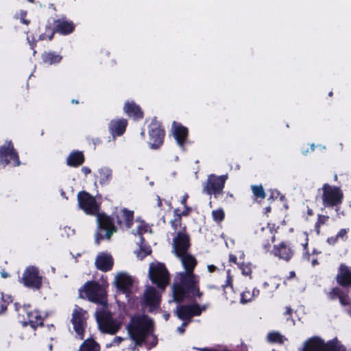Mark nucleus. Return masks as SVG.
<instances>
[{"instance_id":"obj_1","label":"nucleus","mask_w":351,"mask_h":351,"mask_svg":"<svg viewBox=\"0 0 351 351\" xmlns=\"http://www.w3.org/2000/svg\"><path fill=\"white\" fill-rule=\"evenodd\" d=\"M178 257L181 259L185 271L178 274L177 279L171 287L173 301L181 304L184 301L201 299L204 293L199 287L200 278L198 275L194 274V269L197 264V260L189 253Z\"/></svg>"},{"instance_id":"obj_2","label":"nucleus","mask_w":351,"mask_h":351,"mask_svg":"<svg viewBox=\"0 0 351 351\" xmlns=\"http://www.w3.org/2000/svg\"><path fill=\"white\" fill-rule=\"evenodd\" d=\"M154 328L152 319L145 317H134L131 319L128 326V331L131 338L135 341L136 346H141L147 336L149 335Z\"/></svg>"},{"instance_id":"obj_3","label":"nucleus","mask_w":351,"mask_h":351,"mask_svg":"<svg viewBox=\"0 0 351 351\" xmlns=\"http://www.w3.org/2000/svg\"><path fill=\"white\" fill-rule=\"evenodd\" d=\"M79 298L88 301L107 306V294L105 289L97 281L88 280L79 289Z\"/></svg>"},{"instance_id":"obj_4","label":"nucleus","mask_w":351,"mask_h":351,"mask_svg":"<svg viewBox=\"0 0 351 351\" xmlns=\"http://www.w3.org/2000/svg\"><path fill=\"white\" fill-rule=\"evenodd\" d=\"M97 215V230L95 234V243L99 245L105 239L110 240L112 234L117 232L114 219L105 213H98Z\"/></svg>"},{"instance_id":"obj_5","label":"nucleus","mask_w":351,"mask_h":351,"mask_svg":"<svg viewBox=\"0 0 351 351\" xmlns=\"http://www.w3.org/2000/svg\"><path fill=\"white\" fill-rule=\"evenodd\" d=\"M322 191L321 199L324 208H335L337 212L340 210V206L343 200V193L340 187L332 186L328 183L323 184L319 191Z\"/></svg>"},{"instance_id":"obj_6","label":"nucleus","mask_w":351,"mask_h":351,"mask_svg":"<svg viewBox=\"0 0 351 351\" xmlns=\"http://www.w3.org/2000/svg\"><path fill=\"white\" fill-rule=\"evenodd\" d=\"M303 351H347L337 338L325 341L319 337H313L304 344Z\"/></svg>"},{"instance_id":"obj_7","label":"nucleus","mask_w":351,"mask_h":351,"mask_svg":"<svg viewBox=\"0 0 351 351\" xmlns=\"http://www.w3.org/2000/svg\"><path fill=\"white\" fill-rule=\"evenodd\" d=\"M148 144L152 149H159L164 143L165 130L162 123L154 117L148 125Z\"/></svg>"},{"instance_id":"obj_8","label":"nucleus","mask_w":351,"mask_h":351,"mask_svg":"<svg viewBox=\"0 0 351 351\" xmlns=\"http://www.w3.org/2000/svg\"><path fill=\"white\" fill-rule=\"evenodd\" d=\"M228 179V174L221 176L209 175L206 182L203 185V192L210 196L213 195L215 198H217L220 195L223 194V190Z\"/></svg>"},{"instance_id":"obj_9","label":"nucleus","mask_w":351,"mask_h":351,"mask_svg":"<svg viewBox=\"0 0 351 351\" xmlns=\"http://www.w3.org/2000/svg\"><path fill=\"white\" fill-rule=\"evenodd\" d=\"M149 276L152 283L159 289H165L169 282V274L165 264L158 263L151 265Z\"/></svg>"},{"instance_id":"obj_10","label":"nucleus","mask_w":351,"mask_h":351,"mask_svg":"<svg viewBox=\"0 0 351 351\" xmlns=\"http://www.w3.org/2000/svg\"><path fill=\"white\" fill-rule=\"evenodd\" d=\"M19 281L25 287L35 290L40 289L43 285V278L38 269L32 265L26 267Z\"/></svg>"},{"instance_id":"obj_11","label":"nucleus","mask_w":351,"mask_h":351,"mask_svg":"<svg viewBox=\"0 0 351 351\" xmlns=\"http://www.w3.org/2000/svg\"><path fill=\"white\" fill-rule=\"evenodd\" d=\"M0 163L3 166L11 164L14 167H18L21 165L19 154L12 141H6L0 146Z\"/></svg>"},{"instance_id":"obj_12","label":"nucleus","mask_w":351,"mask_h":351,"mask_svg":"<svg viewBox=\"0 0 351 351\" xmlns=\"http://www.w3.org/2000/svg\"><path fill=\"white\" fill-rule=\"evenodd\" d=\"M75 29V23L68 19L65 16L60 19L53 20V27L47 25V32H50L49 40L53 38L55 33H58L60 35H69L72 34Z\"/></svg>"},{"instance_id":"obj_13","label":"nucleus","mask_w":351,"mask_h":351,"mask_svg":"<svg viewBox=\"0 0 351 351\" xmlns=\"http://www.w3.org/2000/svg\"><path fill=\"white\" fill-rule=\"evenodd\" d=\"M88 313L82 308L75 306L72 313L71 323L73 329L80 339H84L85 328L87 325Z\"/></svg>"},{"instance_id":"obj_14","label":"nucleus","mask_w":351,"mask_h":351,"mask_svg":"<svg viewBox=\"0 0 351 351\" xmlns=\"http://www.w3.org/2000/svg\"><path fill=\"white\" fill-rule=\"evenodd\" d=\"M191 247V238L184 226L173 239V248L176 256H182Z\"/></svg>"},{"instance_id":"obj_15","label":"nucleus","mask_w":351,"mask_h":351,"mask_svg":"<svg viewBox=\"0 0 351 351\" xmlns=\"http://www.w3.org/2000/svg\"><path fill=\"white\" fill-rule=\"evenodd\" d=\"M77 202L79 207L84 212L90 215H95L99 213V206L95 198L85 191L77 193Z\"/></svg>"},{"instance_id":"obj_16","label":"nucleus","mask_w":351,"mask_h":351,"mask_svg":"<svg viewBox=\"0 0 351 351\" xmlns=\"http://www.w3.org/2000/svg\"><path fill=\"white\" fill-rule=\"evenodd\" d=\"M327 298L330 300L338 299L341 306H348V313L351 315V298L348 293L343 291L341 287H335L326 293Z\"/></svg>"},{"instance_id":"obj_17","label":"nucleus","mask_w":351,"mask_h":351,"mask_svg":"<svg viewBox=\"0 0 351 351\" xmlns=\"http://www.w3.org/2000/svg\"><path fill=\"white\" fill-rule=\"evenodd\" d=\"M294 250L287 241H281L278 244L274 245L271 254L275 257L289 262L294 255Z\"/></svg>"},{"instance_id":"obj_18","label":"nucleus","mask_w":351,"mask_h":351,"mask_svg":"<svg viewBox=\"0 0 351 351\" xmlns=\"http://www.w3.org/2000/svg\"><path fill=\"white\" fill-rule=\"evenodd\" d=\"M335 280L341 288L351 289V267L345 263H341L337 269Z\"/></svg>"},{"instance_id":"obj_19","label":"nucleus","mask_w":351,"mask_h":351,"mask_svg":"<svg viewBox=\"0 0 351 351\" xmlns=\"http://www.w3.org/2000/svg\"><path fill=\"white\" fill-rule=\"evenodd\" d=\"M172 131L174 138L179 147L184 148L189 136V129L180 123H172Z\"/></svg>"},{"instance_id":"obj_20","label":"nucleus","mask_w":351,"mask_h":351,"mask_svg":"<svg viewBox=\"0 0 351 351\" xmlns=\"http://www.w3.org/2000/svg\"><path fill=\"white\" fill-rule=\"evenodd\" d=\"M98 322L101 331L105 333L114 335L120 328V324L110 315H107Z\"/></svg>"},{"instance_id":"obj_21","label":"nucleus","mask_w":351,"mask_h":351,"mask_svg":"<svg viewBox=\"0 0 351 351\" xmlns=\"http://www.w3.org/2000/svg\"><path fill=\"white\" fill-rule=\"evenodd\" d=\"M128 120L123 118L112 119L108 124V130L113 138L122 136L126 131Z\"/></svg>"},{"instance_id":"obj_22","label":"nucleus","mask_w":351,"mask_h":351,"mask_svg":"<svg viewBox=\"0 0 351 351\" xmlns=\"http://www.w3.org/2000/svg\"><path fill=\"white\" fill-rule=\"evenodd\" d=\"M123 110L129 117L135 121L141 120L144 117V112L141 108L134 101H125Z\"/></svg>"},{"instance_id":"obj_23","label":"nucleus","mask_w":351,"mask_h":351,"mask_svg":"<svg viewBox=\"0 0 351 351\" xmlns=\"http://www.w3.org/2000/svg\"><path fill=\"white\" fill-rule=\"evenodd\" d=\"M116 287L123 293H130L133 286V279L126 274H119L115 278Z\"/></svg>"},{"instance_id":"obj_24","label":"nucleus","mask_w":351,"mask_h":351,"mask_svg":"<svg viewBox=\"0 0 351 351\" xmlns=\"http://www.w3.org/2000/svg\"><path fill=\"white\" fill-rule=\"evenodd\" d=\"M258 237L264 250L266 252H271V243L276 241L275 232L271 228H262Z\"/></svg>"},{"instance_id":"obj_25","label":"nucleus","mask_w":351,"mask_h":351,"mask_svg":"<svg viewBox=\"0 0 351 351\" xmlns=\"http://www.w3.org/2000/svg\"><path fill=\"white\" fill-rule=\"evenodd\" d=\"M113 258L108 254H101L97 256L95 260L97 268L102 271L106 272L112 269L113 267Z\"/></svg>"},{"instance_id":"obj_26","label":"nucleus","mask_w":351,"mask_h":351,"mask_svg":"<svg viewBox=\"0 0 351 351\" xmlns=\"http://www.w3.org/2000/svg\"><path fill=\"white\" fill-rule=\"evenodd\" d=\"M85 161L84 154L82 151L74 150L66 158V165L71 167H78Z\"/></svg>"},{"instance_id":"obj_27","label":"nucleus","mask_w":351,"mask_h":351,"mask_svg":"<svg viewBox=\"0 0 351 351\" xmlns=\"http://www.w3.org/2000/svg\"><path fill=\"white\" fill-rule=\"evenodd\" d=\"M28 323L30 326L36 329L38 326H43L44 318L41 315L40 311L34 309L27 313Z\"/></svg>"},{"instance_id":"obj_28","label":"nucleus","mask_w":351,"mask_h":351,"mask_svg":"<svg viewBox=\"0 0 351 351\" xmlns=\"http://www.w3.org/2000/svg\"><path fill=\"white\" fill-rule=\"evenodd\" d=\"M62 55L53 51H44L41 54L43 62L47 65L58 64L62 61Z\"/></svg>"},{"instance_id":"obj_29","label":"nucleus","mask_w":351,"mask_h":351,"mask_svg":"<svg viewBox=\"0 0 351 351\" xmlns=\"http://www.w3.org/2000/svg\"><path fill=\"white\" fill-rule=\"evenodd\" d=\"M117 222L119 226H121L123 222L125 223L127 228H130L134 222V212L127 208H123L121 210V218L118 215H116Z\"/></svg>"},{"instance_id":"obj_30","label":"nucleus","mask_w":351,"mask_h":351,"mask_svg":"<svg viewBox=\"0 0 351 351\" xmlns=\"http://www.w3.org/2000/svg\"><path fill=\"white\" fill-rule=\"evenodd\" d=\"M145 300L147 305L156 308L160 304V300L157 291L154 287H151L145 293Z\"/></svg>"},{"instance_id":"obj_31","label":"nucleus","mask_w":351,"mask_h":351,"mask_svg":"<svg viewBox=\"0 0 351 351\" xmlns=\"http://www.w3.org/2000/svg\"><path fill=\"white\" fill-rule=\"evenodd\" d=\"M112 170L107 167L101 168L97 173V179L101 185L108 184L112 179Z\"/></svg>"},{"instance_id":"obj_32","label":"nucleus","mask_w":351,"mask_h":351,"mask_svg":"<svg viewBox=\"0 0 351 351\" xmlns=\"http://www.w3.org/2000/svg\"><path fill=\"white\" fill-rule=\"evenodd\" d=\"M349 228L341 229L336 235L330 237L327 239V243L329 245H334L339 242V240L346 241L348 239V233Z\"/></svg>"},{"instance_id":"obj_33","label":"nucleus","mask_w":351,"mask_h":351,"mask_svg":"<svg viewBox=\"0 0 351 351\" xmlns=\"http://www.w3.org/2000/svg\"><path fill=\"white\" fill-rule=\"evenodd\" d=\"M79 351H100V346L94 339H87L80 346Z\"/></svg>"},{"instance_id":"obj_34","label":"nucleus","mask_w":351,"mask_h":351,"mask_svg":"<svg viewBox=\"0 0 351 351\" xmlns=\"http://www.w3.org/2000/svg\"><path fill=\"white\" fill-rule=\"evenodd\" d=\"M175 314L180 320L191 322L188 304L178 306Z\"/></svg>"},{"instance_id":"obj_35","label":"nucleus","mask_w":351,"mask_h":351,"mask_svg":"<svg viewBox=\"0 0 351 351\" xmlns=\"http://www.w3.org/2000/svg\"><path fill=\"white\" fill-rule=\"evenodd\" d=\"M267 340L271 343L283 344L286 338L279 332L272 331L267 334Z\"/></svg>"},{"instance_id":"obj_36","label":"nucleus","mask_w":351,"mask_h":351,"mask_svg":"<svg viewBox=\"0 0 351 351\" xmlns=\"http://www.w3.org/2000/svg\"><path fill=\"white\" fill-rule=\"evenodd\" d=\"M12 302V297L10 295L0 293V315L6 311L8 306Z\"/></svg>"},{"instance_id":"obj_37","label":"nucleus","mask_w":351,"mask_h":351,"mask_svg":"<svg viewBox=\"0 0 351 351\" xmlns=\"http://www.w3.org/2000/svg\"><path fill=\"white\" fill-rule=\"evenodd\" d=\"M251 189L256 200L261 201L265 198L266 193L262 185H252Z\"/></svg>"},{"instance_id":"obj_38","label":"nucleus","mask_w":351,"mask_h":351,"mask_svg":"<svg viewBox=\"0 0 351 351\" xmlns=\"http://www.w3.org/2000/svg\"><path fill=\"white\" fill-rule=\"evenodd\" d=\"M329 220V216L328 215H324L319 214L317 215V221L315 223L314 228L316 234L319 235L320 234V229L322 226L326 224L328 221Z\"/></svg>"},{"instance_id":"obj_39","label":"nucleus","mask_w":351,"mask_h":351,"mask_svg":"<svg viewBox=\"0 0 351 351\" xmlns=\"http://www.w3.org/2000/svg\"><path fill=\"white\" fill-rule=\"evenodd\" d=\"M143 343L147 346L148 350L156 346L158 344L157 336L153 334V330H151L149 335L147 336Z\"/></svg>"},{"instance_id":"obj_40","label":"nucleus","mask_w":351,"mask_h":351,"mask_svg":"<svg viewBox=\"0 0 351 351\" xmlns=\"http://www.w3.org/2000/svg\"><path fill=\"white\" fill-rule=\"evenodd\" d=\"M211 215L213 221L217 223H221L225 219V213L221 208L213 210L211 213Z\"/></svg>"},{"instance_id":"obj_41","label":"nucleus","mask_w":351,"mask_h":351,"mask_svg":"<svg viewBox=\"0 0 351 351\" xmlns=\"http://www.w3.org/2000/svg\"><path fill=\"white\" fill-rule=\"evenodd\" d=\"M188 307L189 311L190 321H191L192 317L200 315L199 304L198 303L194 302L188 304Z\"/></svg>"},{"instance_id":"obj_42","label":"nucleus","mask_w":351,"mask_h":351,"mask_svg":"<svg viewBox=\"0 0 351 351\" xmlns=\"http://www.w3.org/2000/svg\"><path fill=\"white\" fill-rule=\"evenodd\" d=\"M226 274H227V276H226V282L223 285H222V286H221V288L225 294H226V289L227 287H230L231 289L233 288V278L231 276L230 269L227 270Z\"/></svg>"},{"instance_id":"obj_43","label":"nucleus","mask_w":351,"mask_h":351,"mask_svg":"<svg viewBox=\"0 0 351 351\" xmlns=\"http://www.w3.org/2000/svg\"><path fill=\"white\" fill-rule=\"evenodd\" d=\"M253 300L252 292L250 290L246 289L241 295V302L245 304Z\"/></svg>"},{"instance_id":"obj_44","label":"nucleus","mask_w":351,"mask_h":351,"mask_svg":"<svg viewBox=\"0 0 351 351\" xmlns=\"http://www.w3.org/2000/svg\"><path fill=\"white\" fill-rule=\"evenodd\" d=\"M182 217H181L180 215H177L176 217H174L172 220H171L170 224L174 230H176L178 227H180L182 226Z\"/></svg>"},{"instance_id":"obj_45","label":"nucleus","mask_w":351,"mask_h":351,"mask_svg":"<svg viewBox=\"0 0 351 351\" xmlns=\"http://www.w3.org/2000/svg\"><path fill=\"white\" fill-rule=\"evenodd\" d=\"M239 268L241 269L243 275L246 276L251 275L252 269H251V267L250 266V265H246V264L242 263L239 266Z\"/></svg>"},{"instance_id":"obj_46","label":"nucleus","mask_w":351,"mask_h":351,"mask_svg":"<svg viewBox=\"0 0 351 351\" xmlns=\"http://www.w3.org/2000/svg\"><path fill=\"white\" fill-rule=\"evenodd\" d=\"M27 12L26 10H21L19 12V19L21 22L26 25H28L30 23V21L27 19Z\"/></svg>"},{"instance_id":"obj_47","label":"nucleus","mask_w":351,"mask_h":351,"mask_svg":"<svg viewBox=\"0 0 351 351\" xmlns=\"http://www.w3.org/2000/svg\"><path fill=\"white\" fill-rule=\"evenodd\" d=\"M152 253V250L149 247H141V252H140V256L141 258H145L147 255H149Z\"/></svg>"},{"instance_id":"obj_48","label":"nucleus","mask_w":351,"mask_h":351,"mask_svg":"<svg viewBox=\"0 0 351 351\" xmlns=\"http://www.w3.org/2000/svg\"><path fill=\"white\" fill-rule=\"evenodd\" d=\"M147 226L142 222L138 226V228H137V232L138 234H143L145 232H147Z\"/></svg>"},{"instance_id":"obj_49","label":"nucleus","mask_w":351,"mask_h":351,"mask_svg":"<svg viewBox=\"0 0 351 351\" xmlns=\"http://www.w3.org/2000/svg\"><path fill=\"white\" fill-rule=\"evenodd\" d=\"M192 212V208L188 206H184V210L180 213L181 217H188Z\"/></svg>"},{"instance_id":"obj_50","label":"nucleus","mask_w":351,"mask_h":351,"mask_svg":"<svg viewBox=\"0 0 351 351\" xmlns=\"http://www.w3.org/2000/svg\"><path fill=\"white\" fill-rule=\"evenodd\" d=\"M191 322H189V321H183L182 325L178 328V331L181 333V334H183L185 331V328L186 326L190 323Z\"/></svg>"},{"instance_id":"obj_51","label":"nucleus","mask_w":351,"mask_h":351,"mask_svg":"<svg viewBox=\"0 0 351 351\" xmlns=\"http://www.w3.org/2000/svg\"><path fill=\"white\" fill-rule=\"evenodd\" d=\"M49 35H50V32L49 30L47 32V25H46L45 32L40 35L39 38H40V40H45L48 38V39L49 40Z\"/></svg>"},{"instance_id":"obj_52","label":"nucleus","mask_w":351,"mask_h":351,"mask_svg":"<svg viewBox=\"0 0 351 351\" xmlns=\"http://www.w3.org/2000/svg\"><path fill=\"white\" fill-rule=\"evenodd\" d=\"M268 287H269V283L267 282H265L263 285V287L264 289L263 293L265 294L273 292V289L267 290V288H268Z\"/></svg>"},{"instance_id":"obj_53","label":"nucleus","mask_w":351,"mask_h":351,"mask_svg":"<svg viewBox=\"0 0 351 351\" xmlns=\"http://www.w3.org/2000/svg\"><path fill=\"white\" fill-rule=\"evenodd\" d=\"M302 245L303 246V251L308 250V237L307 234L305 237V242L302 243Z\"/></svg>"},{"instance_id":"obj_54","label":"nucleus","mask_w":351,"mask_h":351,"mask_svg":"<svg viewBox=\"0 0 351 351\" xmlns=\"http://www.w3.org/2000/svg\"><path fill=\"white\" fill-rule=\"evenodd\" d=\"M278 195H279V192L278 191H273L271 192V195L268 199L274 200L275 199L277 198Z\"/></svg>"},{"instance_id":"obj_55","label":"nucleus","mask_w":351,"mask_h":351,"mask_svg":"<svg viewBox=\"0 0 351 351\" xmlns=\"http://www.w3.org/2000/svg\"><path fill=\"white\" fill-rule=\"evenodd\" d=\"M188 198H189V195H188L187 193H185V194L182 196V199H181V201H180V203H181V204H182V205H183V206H187V204H186V202H187Z\"/></svg>"},{"instance_id":"obj_56","label":"nucleus","mask_w":351,"mask_h":351,"mask_svg":"<svg viewBox=\"0 0 351 351\" xmlns=\"http://www.w3.org/2000/svg\"><path fill=\"white\" fill-rule=\"evenodd\" d=\"M292 308L290 307V306H287L286 307V311L284 313V315L285 316H289V317H287V319H289L290 317H291V315H292Z\"/></svg>"},{"instance_id":"obj_57","label":"nucleus","mask_w":351,"mask_h":351,"mask_svg":"<svg viewBox=\"0 0 351 351\" xmlns=\"http://www.w3.org/2000/svg\"><path fill=\"white\" fill-rule=\"evenodd\" d=\"M259 294H260L259 289H258L256 288H254L252 291V295L253 300L255 299L256 297H258Z\"/></svg>"},{"instance_id":"obj_58","label":"nucleus","mask_w":351,"mask_h":351,"mask_svg":"<svg viewBox=\"0 0 351 351\" xmlns=\"http://www.w3.org/2000/svg\"><path fill=\"white\" fill-rule=\"evenodd\" d=\"M229 261L234 264H237V258L234 254H230L229 256Z\"/></svg>"},{"instance_id":"obj_59","label":"nucleus","mask_w":351,"mask_h":351,"mask_svg":"<svg viewBox=\"0 0 351 351\" xmlns=\"http://www.w3.org/2000/svg\"><path fill=\"white\" fill-rule=\"evenodd\" d=\"M81 170L85 176H87L88 174L91 173L90 169L88 167H83Z\"/></svg>"},{"instance_id":"obj_60","label":"nucleus","mask_w":351,"mask_h":351,"mask_svg":"<svg viewBox=\"0 0 351 351\" xmlns=\"http://www.w3.org/2000/svg\"><path fill=\"white\" fill-rule=\"evenodd\" d=\"M217 267L214 265H208V271L210 273L215 272L217 270Z\"/></svg>"},{"instance_id":"obj_61","label":"nucleus","mask_w":351,"mask_h":351,"mask_svg":"<svg viewBox=\"0 0 351 351\" xmlns=\"http://www.w3.org/2000/svg\"><path fill=\"white\" fill-rule=\"evenodd\" d=\"M197 350L199 351H218V350H217V349L212 348H206V347L197 348Z\"/></svg>"},{"instance_id":"obj_62","label":"nucleus","mask_w":351,"mask_h":351,"mask_svg":"<svg viewBox=\"0 0 351 351\" xmlns=\"http://www.w3.org/2000/svg\"><path fill=\"white\" fill-rule=\"evenodd\" d=\"M311 256V254L309 252V250H306L303 252V257L308 261H309Z\"/></svg>"},{"instance_id":"obj_63","label":"nucleus","mask_w":351,"mask_h":351,"mask_svg":"<svg viewBox=\"0 0 351 351\" xmlns=\"http://www.w3.org/2000/svg\"><path fill=\"white\" fill-rule=\"evenodd\" d=\"M1 276L3 278H7L10 276V274L3 269L1 271Z\"/></svg>"},{"instance_id":"obj_64","label":"nucleus","mask_w":351,"mask_h":351,"mask_svg":"<svg viewBox=\"0 0 351 351\" xmlns=\"http://www.w3.org/2000/svg\"><path fill=\"white\" fill-rule=\"evenodd\" d=\"M295 277V272L294 271H291L289 272V275L286 278L287 280H290L293 278Z\"/></svg>"}]
</instances>
